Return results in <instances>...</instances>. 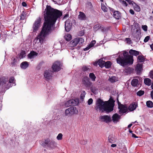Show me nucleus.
I'll list each match as a JSON object with an SVG mask.
<instances>
[{
    "label": "nucleus",
    "mask_w": 153,
    "mask_h": 153,
    "mask_svg": "<svg viewBox=\"0 0 153 153\" xmlns=\"http://www.w3.org/2000/svg\"><path fill=\"white\" fill-rule=\"evenodd\" d=\"M105 62V61L101 59H100L98 61V65L100 67L102 68L104 67Z\"/></svg>",
    "instance_id": "c756f323"
},
{
    "label": "nucleus",
    "mask_w": 153,
    "mask_h": 153,
    "mask_svg": "<svg viewBox=\"0 0 153 153\" xmlns=\"http://www.w3.org/2000/svg\"><path fill=\"white\" fill-rule=\"evenodd\" d=\"M97 90V88L95 86H91V90L93 93H94L95 91Z\"/></svg>",
    "instance_id": "a19ab883"
},
{
    "label": "nucleus",
    "mask_w": 153,
    "mask_h": 153,
    "mask_svg": "<svg viewBox=\"0 0 153 153\" xmlns=\"http://www.w3.org/2000/svg\"><path fill=\"white\" fill-rule=\"evenodd\" d=\"M90 48V47L88 46L86 48H85L84 49V51H87V50H88Z\"/></svg>",
    "instance_id": "0e129e2a"
},
{
    "label": "nucleus",
    "mask_w": 153,
    "mask_h": 153,
    "mask_svg": "<svg viewBox=\"0 0 153 153\" xmlns=\"http://www.w3.org/2000/svg\"><path fill=\"white\" fill-rule=\"evenodd\" d=\"M150 39V36H146L144 40V42H147Z\"/></svg>",
    "instance_id": "8fccbe9b"
},
{
    "label": "nucleus",
    "mask_w": 153,
    "mask_h": 153,
    "mask_svg": "<svg viewBox=\"0 0 153 153\" xmlns=\"http://www.w3.org/2000/svg\"><path fill=\"white\" fill-rule=\"evenodd\" d=\"M70 21L69 20H67L65 22V28L67 32H69L71 28V24L70 22Z\"/></svg>",
    "instance_id": "4468645a"
},
{
    "label": "nucleus",
    "mask_w": 153,
    "mask_h": 153,
    "mask_svg": "<svg viewBox=\"0 0 153 153\" xmlns=\"http://www.w3.org/2000/svg\"><path fill=\"white\" fill-rule=\"evenodd\" d=\"M144 82L146 85L148 86L150 85L152 83L151 80L148 78H146L144 79Z\"/></svg>",
    "instance_id": "393cba45"
},
{
    "label": "nucleus",
    "mask_w": 153,
    "mask_h": 153,
    "mask_svg": "<svg viewBox=\"0 0 153 153\" xmlns=\"http://www.w3.org/2000/svg\"><path fill=\"white\" fill-rule=\"evenodd\" d=\"M69 16V15L68 14H65L63 18V19H66L67 17H68Z\"/></svg>",
    "instance_id": "69168bd1"
},
{
    "label": "nucleus",
    "mask_w": 153,
    "mask_h": 153,
    "mask_svg": "<svg viewBox=\"0 0 153 153\" xmlns=\"http://www.w3.org/2000/svg\"><path fill=\"white\" fill-rule=\"evenodd\" d=\"M150 95L151 98L153 99V90L151 91Z\"/></svg>",
    "instance_id": "e2e57ef3"
},
{
    "label": "nucleus",
    "mask_w": 153,
    "mask_h": 153,
    "mask_svg": "<svg viewBox=\"0 0 153 153\" xmlns=\"http://www.w3.org/2000/svg\"><path fill=\"white\" fill-rule=\"evenodd\" d=\"M132 137L134 138H137V137L136 136V135L133 133L132 134Z\"/></svg>",
    "instance_id": "774afa93"
},
{
    "label": "nucleus",
    "mask_w": 153,
    "mask_h": 153,
    "mask_svg": "<svg viewBox=\"0 0 153 153\" xmlns=\"http://www.w3.org/2000/svg\"><path fill=\"white\" fill-rule=\"evenodd\" d=\"M62 133H59L56 137V138L58 140H61L62 139Z\"/></svg>",
    "instance_id": "37998d69"
},
{
    "label": "nucleus",
    "mask_w": 153,
    "mask_h": 153,
    "mask_svg": "<svg viewBox=\"0 0 153 153\" xmlns=\"http://www.w3.org/2000/svg\"><path fill=\"white\" fill-rule=\"evenodd\" d=\"M101 9L105 12H106L107 11L108 9L103 4H101Z\"/></svg>",
    "instance_id": "58836bf2"
},
{
    "label": "nucleus",
    "mask_w": 153,
    "mask_h": 153,
    "mask_svg": "<svg viewBox=\"0 0 153 153\" xmlns=\"http://www.w3.org/2000/svg\"><path fill=\"white\" fill-rule=\"evenodd\" d=\"M25 54V51H22L20 54V58H23Z\"/></svg>",
    "instance_id": "a18cd8bd"
},
{
    "label": "nucleus",
    "mask_w": 153,
    "mask_h": 153,
    "mask_svg": "<svg viewBox=\"0 0 153 153\" xmlns=\"http://www.w3.org/2000/svg\"><path fill=\"white\" fill-rule=\"evenodd\" d=\"M122 4L125 6H127L128 4L126 3V2L124 1H122L121 2Z\"/></svg>",
    "instance_id": "4d7b16f0"
},
{
    "label": "nucleus",
    "mask_w": 153,
    "mask_h": 153,
    "mask_svg": "<svg viewBox=\"0 0 153 153\" xmlns=\"http://www.w3.org/2000/svg\"><path fill=\"white\" fill-rule=\"evenodd\" d=\"M111 63L109 61L105 62L104 66L106 68H111Z\"/></svg>",
    "instance_id": "2f4dec72"
},
{
    "label": "nucleus",
    "mask_w": 153,
    "mask_h": 153,
    "mask_svg": "<svg viewBox=\"0 0 153 153\" xmlns=\"http://www.w3.org/2000/svg\"><path fill=\"white\" fill-rule=\"evenodd\" d=\"M131 69L130 67L126 69V72H128V71H131Z\"/></svg>",
    "instance_id": "338daca9"
},
{
    "label": "nucleus",
    "mask_w": 153,
    "mask_h": 153,
    "mask_svg": "<svg viewBox=\"0 0 153 153\" xmlns=\"http://www.w3.org/2000/svg\"><path fill=\"white\" fill-rule=\"evenodd\" d=\"M8 79L5 77L0 78V92H2L6 89L9 88V85L8 84Z\"/></svg>",
    "instance_id": "20e7f679"
},
{
    "label": "nucleus",
    "mask_w": 153,
    "mask_h": 153,
    "mask_svg": "<svg viewBox=\"0 0 153 153\" xmlns=\"http://www.w3.org/2000/svg\"><path fill=\"white\" fill-rule=\"evenodd\" d=\"M144 93V91H143L140 90L138 91L137 93V94L139 96H141Z\"/></svg>",
    "instance_id": "ea45409f"
},
{
    "label": "nucleus",
    "mask_w": 153,
    "mask_h": 153,
    "mask_svg": "<svg viewBox=\"0 0 153 153\" xmlns=\"http://www.w3.org/2000/svg\"><path fill=\"white\" fill-rule=\"evenodd\" d=\"M77 38L78 40V43L79 44H82L84 42V39L80 37H78Z\"/></svg>",
    "instance_id": "4c0bfd02"
},
{
    "label": "nucleus",
    "mask_w": 153,
    "mask_h": 153,
    "mask_svg": "<svg viewBox=\"0 0 153 153\" xmlns=\"http://www.w3.org/2000/svg\"><path fill=\"white\" fill-rule=\"evenodd\" d=\"M142 70V65L139 63L137 64L136 68V70L138 73H140Z\"/></svg>",
    "instance_id": "b1692460"
},
{
    "label": "nucleus",
    "mask_w": 153,
    "mask_h": 153,
    "mask_svg": "<svg viewBox=\"0 0 153 153\" xmlns=\"http://www.w3.org/2000/svg\"><path fill=\"white\" fill-rule=\"evenodd\" d=\"M142 28L145 31L147 30V26L146 25H143L142 26Z\"/></svg>",
    "instance_id": "09e8293b"
},
{
    "label": "nucleus",
    "mask_w": 153,
    "mask_h": 153,
    "mask_svg": "<svg viewBox=\"0 0 153 153\" xmlns=\"http://www.w3.org/2000/svg\"><path fill=\"white\" fill-rule=\"evenodd\" d=\"M62 65L59 61H56L53 64L52 68L53 72H57L60 70L61 69Z\"/></svg>",
    "instance_id": "6e6552de"
},
{
    "label": "nucleus",
    "mask_w": 153,
    "mask_h": 153,
    "mask_svg": "<svg viewBox=\"0 0 153 153\" xmlns=\"http://www.w3.org/2000/svg\"><path fill=\"white\" fill-rule=\"evenodd\" d=\"M49 142V139H47L45 140L44 141H41L40 143L42 146L44 147L47 145H48Z\"/></svg>",
    "instance_id": "72a5a7b5"
},
{
    "label": "nucleus",
    "mask_w": 153,
    "mask_h": 153,
    "mask_svg": "<svg viewBox=\"0 0 153 153\" xmlns=\"http://www.w3.org/2000/svg\"><path fill=\"white\" fill-rule=\"evenodd\" d=\"M87 4L89 6V7L91 9H92V8L93 6L91 2H88L87 3Z\"/></svg>",
    "instance_id": "864d4df0"
},
{
    "label": "nucleus",
    "mask_w": 153,
    "mask_h": 153,
    "mask_svg": "<svg viewBox=\"0 0 153 153\" xmlns=\"http://www.w3.org/2000/svg\"><path fill=\"white\" fill-rule=\"evenodd\" d=\"M77 104L76 102L74 99H71L66 102L65 104V107H68L71 106H75Z\"/></svg>",
    "instance_id": "ddd939ff"
},
{
    "label": "nucleus",
    "mask_w": 153,
    "mask_h": 153,
    "mask_svg": "<svg viewBox=\"0 0 153 153\" xmlns=\"http://www.w3.org/2000/svg\"><path fill=\"white\" fill-rule=\"evenodd\" d=\"M114 17L116 19H119L120 18L121 14L118 11H115L113 13Z\"/></svg>",
    "instance_id": "412c9836"
},
{
    "label": "nucleus",
    "mask_w": 153,
    "mask_h": 153,
    "mask_svg": "<svg viewBox=\"0 0 153 153\" xmlns=\"http://www.w3.org/2000/svg\"><path fill=\"white\" fill-rule=\"evenodd\" d=\"M137 106V104L135 102H134L130 105L128 107V109L131 111H133L136 109Z\"/></svg>",
    "instance_id": "aec40b11"
},
{
    "label": "nucleus",
    "mask_w": 153,
    "mask_h": 153,
    "mask_svg": "<svg viewBox=\"0 0 153 153\" xmlns=\"http://www.w3.org/2000/svg\"><path fill=\"white\" fill-rule=\"evenodd\" d=\"M14 80V78L13 76H11L10 77L9 80V81H8L7 82L8 84L9 85V88L10 87H12V85H11V84L13 83Z\"/></svg>",
    "instance_id": "cd10ccee"
},
{
    "label": "nucleus",
    "mask_w": 153,
    "mask_h": 153,
    "mask_svg": "<svg viewBox=\"0 0 153 153\" xmlns=\"http://www.w3.org/2000/svg\"><path fill=\"white\" fill-rule=\"evenodd\" d=\"M126 1H127L129 4H132V2L131 0H125Z\"/></svg>",
    "instance_id": "680f3d73"
},
{
    "label": "nucleus",
    "mask_w": 153,
    "mask_h": 153,
    "mask_svg": "<svg viewBox=\"0 0 153 153\" xmlns=\"http://www.w3.org/2000/svg\"><path fill=\"white\" fill-rule=\"evenodd\" d=\"M93 99L92 98H90L88 101V105H90L93 102Z\"/></svg>",
    "instance_id": "603ef678"
},
{
    "label": "nucleus",
    "mask_w": 153,
    "mask_h": 153,
    "mask_svg": "<svg viewBox=\"0 0 153 153\" xmlns=\"http://www.w3.org/2000/svg\"><path fill=\"white\" fill-rule=\"evenodd\" d=\"M77 38H76L72 40L70 43L69 46L71 47L76 46L78 43V41Z\"/></svg>",
    "instance_id": "f3484780"
},
{
    "label": "nucleus",
    "mask_w": 153,
    "mask_h": 153,
    "mask_svg": "<svg viewBox=\"0 0 153 153\" xmlns=\"http://www.w3.org/2000/svg\"><path fill=\"white\" fill-rule=\"evenodd\" d=\"M137 60L138 62H143L144 61V58L143 56L142 55H139L137 57Z\"/></svg>",
    "instance_id": "7c9ffc66"
},
{
    "label": "nucleus",
    "mask_w": 153,
    "mask_h": 153,
    "mask_svg": "<svg viewBox=\"0 0 153 153\" xmlns=\"http://www.w3.org/2000/svg\"><path fill=\"white\" fill-rule=\"evenodd\" d=\"M100 119L102 122L106 123H109L112 120L110 116L108 115L101 116L100 117Z\"/></svg>",
    "instance_id": "f8f14e48"
},
{
    "label": "nucleus",
    "mask_w": 153,
    "mask_h": 153,
    "mask_svg": "<svg viewBox=\"0 0 153 153\" xmlns=\"http://www.w3.org/2000/svg\"><path fill=\"white\" fill-rule=\"evenodd\" d=\"M82 82L83 84L87 87H90L92 85V82L87 76H85L83 78Z\"/></svg>",
    "instance_id": "1a4fd4ad"
},
{
    "label": "nucleus",
    "mask_w": 153,
    "mask_h": 153,
    "mask_svg": "<svg viewBox=\"0 0 153 153\" xmlns=\"http://www.w3.org/2000/svg\"><path fill=\"white\" fill-rule=\"evenodd\" d=\"M115 101L112 97H111L108 101H103L99 98L96 101L95 108L97 111L98 110L103 112L105 111L109 113L113 110Z\"/></svg>",
    "instance_id": "f03ea898"
},
{
    "label": "nucleus",
    "mask_w": 153,
    "mask_h": 153,
    "mask_svg": "<svg viewBox=\"0 0 153 153\" xmlns=\"http://www.w3.org/2000/svg\"><path fill=\"white\" fill-rule=\"evenodd\" d=\"M53 74V72L51 70H46L44 73V77L46 79H50L52 77Z\"/></svg>",
    "instance_id": "9d476101"
},
{
    "label": "nucleus",
    "mask_w": 153,
    "mask_h": 153,
    "mask_svg": "<svg viewBox=\"0 0 153 153\" xmlns=\"http://www.w3.org/2000/svg\"><path fill=\"white\" fill-rule=\"evenodd\" d=\"M91 68V67L90 66H84L82 68V70L84 71H89Z\"/></svg>",
    "instance_id": "c9c22d12"
},
{
    "label": "nucleus",
    "mask_w": 153,
    "mask_h": 153,
    "mask_svg": "<svg viewBox=\"0 0 153 153\" xmlns=\"http://www.w3.org/2000/svg\"><path fill=\"white\" fill-rule=\"evenodd\" d=\"M96 42L95 40H93L89 45L88 46L91 48L94 46V45L96 43Z\"/></svg>",
    "instance_id": "79ce46f5"
},
{
    "label": "nucleus",
    "mask_w": 153,
    "mask_h": 153,
    "mask_svg": "<svg viewBox=\"0 0 153 153\" xmlns=\"http://www.w3.org/2000/svg\"><path fill=\"white\" fill-rule=\"evenodd\" d=\"M138 82V80L136 79H133L131 81V85L133 86H136L137 85Z\"/></svg>",
    "instance_id": "bb28decb"
},
{
    "label": "nucleus",
    "mask_w": 153,
    "mask_h": 153,
    "mask_svg": "<svg viewBox=\"0 0 153 153\" xmlns=\"http://www.w3.org/2000/svg\"><path fill=\"white\" fill-rule=\"evenodd\" d=\"M125 40L127 43L130 44L131 43V40L129 38H126Z\"/></svg>",
    "instance_id": "de8ad7c7"
},
{
    "label": "nucleus",
    "mask_w": 153,
    "mask_h": 153,
    "mask_svg": "<svg viewBox=\"0 0 153 153\" xmlns=\"http://www.w3.org/2000/svg\"><path fill=\"white\" fill-rule=\"evenodd\" d=\"M78 113L76 108L74 107H70L65 111V114L66 116H71L74 114H76Z\"/></svg>",
    "instance_id": "39448f33"
},
{
    "label": "nucleus",
    "mask_w": 153,
    "mask_h": 153,
    "mask_svg": "<svg viewBox=\"0 0 153 153\" xmlns=\"http://www.w3.org/2000/svg\"><path fill=\"white\" fill-rule=\"evenodd\" d=\"M11 65L12 66H14L16 65L17 63V59L12 57L11 58Z\"/></svg>",
    "instance_id": "c85d7f7f"
},
{
    "label": "nucleus",
    "mask_w": 153,
    "mask_h": 153,
    "mask_svg": "<svg viewBox=\"0 0 153 153\" xmlns=\"http://www.w3.org/2000/svg\"><path fill=\"white\" fill-rule=\"evenodd\" d=\"M89 77L92 81H95L96 76L93 73H90L89 74Z\"/></svg>",
    "instance_id": "473e14b6"
},
{
    "label": "nucleus",
    "mask_w": 153,
    "mask_h": 153,
    "mask_svg": "<svg viewBox=\"0 0 153 153\" xmlns=\"http://www.w3.org/2000/svg\"><path fill=\"white\" fill-rule=\"evenodd\" d=\"M85 91H83L81 94L80 98L82 99H83L85 97Z\"/></svg>",
    "instance_id": "c03bdc74"
},
{
    "label": "nucleus",
    "mask_w": 153,
    "mask_h": 153,
    "mask_svg": "<svg viewBox=\"0 0 153 153\" xmlns=\"http://www.w3.org/2000/svg\"><path fill=\"white\" fill-rule=\"evenodd\" d=\"M118 108L119 109V113L120 114H123L126 113L128 111L127 107L126 105L121 104L118 101Z\"/></svg>",
    "instance_id": "0eeeda50"
},
{
    "label": "nucleus",
    "mask_w": 153,
    "mask_h": 153,
    "mask_svg": "<svg viewBox=\"0 0 153 153\" xmlns=\"http://www.w3.org/2000/svg\"><path fill=\"white\" fill-rule=\"evenodd\" d=\"M38 55V53L33 51L30 52L28 55V57L29 59H33L36 56Z\"/></svg>",
    "instance_id": "a211bd4d"
},
{
    "label": "nucleus",
    "mask_w": 153,
    "mask_h": 153,
    "mask_svg": "<svg viewBox=\"0 0 153 153\" xmlns=\"http://www.w3.org/2000/svg\"><path fill=\"white\" fill-rule=\"evenodd\" d=\"M66 40L67 41H69L71 39V35L67 34L64 36Z\"/></svg>",
    "instance_id": "e433bc0d"
},
{
    "label": "nucleus",
    "mask_w": 153,
    "mask_h": 153,
    "mask_svg": "<svg viewBox=\"0 0 153 153\" xmlns=\"http://www.w3.org/2000/svg\"><path fill=\"white\" fill-rule=\"evenodd\" d=\"M25 16L23 14H22L21 16L20 19L21 20H24L25 19Z\"/></svg>",
    "instance_id": "13d9d810"
},
{
    "label": "nucleus",
    "mask_w": 153,
    "mask_h": 153,
    "mask_svg": "<svg viewBox=\"0 0 153 153\" xmlns=\"http://www.w3.org/2000/svg\"><path fill=\"white\" fill-rule=\"evenodd\" d=\"M56 146V143L54 141L49 140L48 146L51 149H54Z\"/></svg>",
    "instance_id": "dca6fc26"
},
{
    "label": "nucleus",
    "mask_w": 153,
    "mask_h": 153,
    "mask_svg": "<svg viewBox=\"0 0 153 153\" xmlns=\"http://www.w3.org/2000/svg\"><path fill=\"white\" fill-rule=\"evenodd\" d=\"M80 143L82 145H85L87 143V141L83 140L82 141H81Z\"/></svg>",
    "instance_id": "5fc2aeb1"
},
{
    "label": "nucleus",
    "mask_w": 153,
    "mask_h": 153,
    "mask_svg": "<svg viewBox=\"0 0 153 153\" xmlns=\"http://www.w3.org/2000/svg\"><path fill=\"white\" fill-rule=\"evenodd\" d=\"M41 22V18L40 17L37 19L35 21L33 26V32H36L38 30L40 26Z\"/></svg>",
    "instance_id": "423d86ee"
},
{
    "label": "nucleus",
    "mask_w": 153,
    "mask_h": 153,
    "mask_svg": "<svg viewBox=\"0 0 153 153\" xmlns=\"http://www.w3.org/2000/svg\"><path fill=\"white\" fill-rule=\"evenodd\" d=\"M129 53L130 55L136 56L139 55L141 53L139 51L133 49L130 50L129 51Z\"/></svg>",
    "instance_id": "6ab92c4d"
},
{
    "label": "nucleus",
    "mask_w": 153,
    "mask_h": 153,
    "mask_svg": "<svg viewBox=\"0 0 153 153\" xmlns=\"http://www.w3.org/2000/svg\"><path fill=\"white\" fill-rule=\"evenodd\" d=\"M117 63L122 66H126L128 64L131 65L133 62V56L129 55L128 53L124 51L123 56L119 55L118 57L116 59Z\"/></svg>",
    "instance_id": "7ed1b4c3"
},
{
    "label": "nucleus",
    "mask_w": 153,
    "mask_h": 153,
    "mask_svg": "<svg viewBox=\"0 0 153 153\" xmlns=\"http://www.w3.org/2000/svg\"><path fill=\"white\" fill-rule=\"evenodd\" d=\"M134 9L137 12H139L140 10V7L137 5H136L135 6Z\"/></svg>",
    "instance_id": "49530a36"
},
{
    "label": "nucleus",
    "mask_w": 153,
    "mask_h": 153,
    "mask_svg": "<svg viewBox=\"0 0 153 153\" xmlns=\"http://www.w3.org/2000/svg\"><path fill=\"white\" fill-rule=\"evenodd\" d=\"M108 80L111 82L113 83L118 81V77L115 76H113L109 77L108 79Z\"/></svg>",
    "instance_id": "5701e85b"
},
{
    "label": "nucleus",
    "mask_w": 153,
    "mask_h": 153,
    "mask_svg": "<svg viewBox=\"0 0 153 153\" xmlns=\"http://www.w3.org/2000/svg\"><path fill=\"white\" fill-rule=\"evenodd\" d=\"M129 12H130V13L131 14H132V15H133L134 14V11H133V10H132V9H130V10H129Z\"/></svg>",
    "instance_id": "052dcab7"
},
{
    "label": "nucleus",
    "mask_w": 153,
    "mask_h": 153,
    "mask_svg": "<svg viewBox=\"0 0 153 153\" xmlns=\"http://www.w3.org/2000/svg\"><path fill=\"white\" fill-rule=\"evenodd\" d=\"M29 66L28 62L26 61L22 62L20 64V66L22 69H26Z\"/></svg>",
    "instance_id": "4be33fe9"
},
{
    "label": "nucleus",
    "mask_w": 153,
    "mask_h": 153,
    "mask_svg": "<svg viewBox=\"0 0 153 153\" xmlns=\"http://www.w3.org/2000/svg\"><path fill=\"white\" fill-rule=\"evenodd\" d=\"M99 28L100 25L98 24L95 25L94 27V29L95 30H97L99 29Z\"/></svg>",
    "instance_id": "3c124183"
},
{
    "label": "nucleus",
    "mask_w": 153,
    "mask_h": 153,
    "mask_svg": "<svg viewBox=\"0 0 153 153\" xmlns=\"http://www.w3.org/2000/svg\"><path fill=\"white\" fill-rule=\"evenodd\" d=\"M147 106L149 108H152L153 107V103L151 101H147L146 102Z\"/></svg>",
    "instance_id": "f704fd0d"
},
{
    "label": "nucleus",
    "mask_w": 153,
    "mask_h": 153,
    "mask_svg": "<svg viewBox=\"0 0 153 153\" xmlns=\"http://www.w3.org/2000/svg\"><path fill=\"white\" fill-rule=\"evenodd\" d=\"M87 18L85 14L82 12H79L78 19L80 20H85Z\"/></svg>",
    "instance_id": "2eb2a0df"
},
{
    "label": "nucleus",
    "mask_w": 153,
    "mask_h": 153,
    "mask_svg": "<svg viewBox=\"0 0 153 153\" xmlns=\"http://www.w3.org/2000/svg\"><path fill=\"white\" fill-rule=\"evenodd\" d=\"M22 5L23 7H26L27 6V4L25 2H23L22 3Z\"/></svg>",
    "instance_id": "bf43d9fd"
},
{
    "label": "nucleus",
    "mask_w": 153,
    "mask_h": 153,
    "mask_svg": "<svg viewBox=\"0 0 153 153\" xmlns=\"http://www.w3.org/2000/svg\"><path fill=\"white\" fill-rule=\"evenodd\" d=\"M150 77L151 79H153V70L150 72Z\"/></svg>",
    "instance_id": "6e6d98bb"
},
{
    "label": "nucleus",
    "mask_w": 153,
    "mask_h": 153,
    "mask_svg": "<svg viewBox=\"0 0 153 153\" xmlns=\"http://www.w3.org/2000/svg\"><path fill=\"white\" fill-rule=\"evenodd\" d=\"M112 118L111 120L113 122L115 123H116L120 121L121 118V115L117 113H115L113 115Z\"/></svg>",
    "instance_id": "9b49d317"
},
{
    "label": "nucleus",
    "mask_w": 153,
    "mask_h": 153,
    "mask_svg": "<svg viewBox=\"0 0 153 153\" xmlns=\"http://www.w3.org/2000/svg\"><path fill=\"white\" fill-rule=\"evenodd\" d=\"M62 15V12L47 5L44 12L45 21L43 27L39 35L36 37L40 43H42L45 37L50 32L51 28L55 24L56 20Z\"/></svg>",
    "instance_id": "f257e3e1"
},
{
    "label": "nucleus",
    "mask_w": 153,
    "mask_h": 153,
    "mask_svg": "<svg viewBox=\"0 0 153 153\" xmlns=\"http://www.w3.org/2000/svg\"><path fill=\"white\" fill-rule=\"evenodd\" d=\"M109 142L111 143H113L116 142V139L111 135H110L108 137Z\"/></svg>",
    "instance_id": "a878e982"
}]
</instances>
